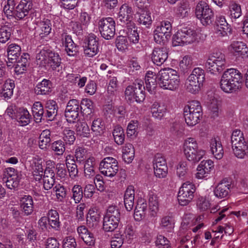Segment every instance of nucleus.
Instances as JSON below:
<instances>
[{"label": "nucleus", "mask_w": 248, "mask_h": 248, "mask_svg": "<svg viewBox=\"0 0 248 248\" xmlns=\"http://www.w3.org/2000/svg\"><path fill=\"white\" fill-rule=\"evenodd\" d=\"M205 65L212 74L221 72L227 67L225 55L219 51L213 52L209 56Z\"/></svg>", "instance_id": "423d86ee"}, {"label": "nucleus", "mask_w": 248, "mask_h": 248, "mask_svg": "<svg viewBox=\"0 0 248 248\" xmlns=\"http://www.w3.org/2000/svg\"><path fill=\"white\" fill-rule=\"evenodd\" d=\"M172 26L169 21L164 20L160 22L154 31V40L159 44L166 43L171 36Z\"/></svg>", "instance_id": "9d476101"}, {"label": "nucleus", "mask_w": 248, "mask_h": 248, "mask_svg": "<svg viewBox=\"0 0 248 248\" xmlns=\"http://www.w3.org/2000/svg\"><path fill=\"white\" fill-rule=\"evenodd\" d=\"M4 83L1 95L4 98L9 99L13 94V90L15 87V83L13 80L10 79Z\"/></svg>", "instance_id": "a19ab883"}, {"label": "nucleus", "mask_w": 248, "mask_h": 248, "mask_svg": "<svg viewBox=\"0 0 248 248\" xmlns=\"http://www.w3.org/2000/svg\"><path fill=\"white\" fill-rule=\"evenodd\" d=\"M161 225L167 229L168 231H170L174 226V220L173 217L170 216L163 217L161 219Z\"/></svg>", "instance_id": "338daca9"}, {"label": "nucleus", "mask_w": 248, "mask_h": 248, "mask_svg": "<svg viewBox=\"0 0 248 248\" xmlns=\"http://www.w3.org/2000/svg\"><path fill=\"white\" fill-rule=\"evenodd\" d=\"M127 35L129 41L133 44L139 42L140 37L137 31V27L134 22H128L127 26Z\"/></svg>", "instance_id": "72a5a7b5"}, {"label": "nucleus", "mask_w": 248, "mask_h": 248, "mask_svg": "<svg viewBox=\"0 0 248 248\" xmlns=\"http://www.w3.org/2000/svg\"><path fill=\"white\" fill-rule=\"evenodd\" d=\"M80 107L78 100L71 99L68 101L64 113L68 122L74 123L78 118L79 111L81 110Z\"/></svg>", "instance_id": "2eb2a0df"}, {"label": "nucleus", "mask_w": 248, "mask_h": 248, "mask_svg": "<svg viewBox=\"0 0 248 248\" xmlns=\"http://www.w3.org/2000/svg\"><path fill=\"white\" fill-rule=\"evenodd\" d=\"M184 115L187 125L193 126L197 124L202 117V110L200 103L193 100L184 108Z\"/></svg>", "instance_id": "20e7f679"}, {"label": "nucleus", "mask_w": 248, "mask_h": 248, "mask_svg": "<svg viewBox=\"0 0 248 248\" xmlns=\"http://www.w3.org/2000/svg\"><path fill=\"white\" fill-rule=\"evenodd\" d=\"M144 90L143 81L136 79L131 85L126 88L124 92L125 98L130 103L134 101L137 103L142 102L145 98Z\"/></svg>", "instance_id": "39448f33"}, {"label": "nucleus", "mask_w": 248, "mask_h": 248, "mask_svg": "<svg viewBox=\"0 0 248 248\" xmlns=\"http://www.w3.org/2000/svg\"><path fill=\"white\" fill-rule=\"evenodd\" d=\"M63 140L66 144L72 145L76 140L75 132L74 131L65 128L63 132Z\"/></svg>", "instance_id": "13d9d810"}, {"label": "nucleus", "mask_w": 248, "mask_h": 248, "mask_svg": "<svg viewBox=\"0 0 248 248\" xmlns=\"http://www.w3.org/2000/svg\"><path fill=\"white\" fill-rule=\"evenodd\" d=\"M21 47L18 45L12 44L7 48L8 58L9 60L16 61L21 54Z\"/></svg>", "instance_id": "58836bf2"}, {"label": "nucleus", "mask_w": 248, "mask_h": 248, "mask_svg": "<svg viewBox=\"0 0 248 248\" xmlns=\"http://www.w3.org/2000/svg\"><path fill=\"white\" fill-rule=\"evenodd\" d=\"M39 52L36 55L38 64L45 66L46 64L52 70H60L61 58L57 53L50 49L48 46H40L38 47Z\"/></svg>", "instance_id": "f03ea898"}, {"label": "nucleus", "mask_w": 248, "mask_h": 248, "mask_svg": "<svg viewBox=\"0 0 248 248\" xmlns=\"http://www.w3.org/2000/svg\"><path fill=\"white\" fill-rule=\"evenodd\" d=\"M51 149L57 155H62L65 150V143L62 140L54 141L51 145Z\"/></svg>", "instance_id": "5fc2aeb1"}, {"label": "nucleus", "mask_w": 248, "mask_h": 248, "mask_svg": "<svg viewBox=\"0 0 248 248\" xmlns=\"http://www.w3.org/2000/svg\"><path fill=\"white\" fill-rule=\"evenodd\" d=\"M234 155L238 158H244L248 155V145L246 142H243L232 146Z\"/></svg>", "instance_id": "473e14b6"}, {"label": "nucleus", "mask_w": 248, "mask_h": 248, "mask_svg": "<svg viewBox=\"0 0 248 248\" xmlns=\"http://www.w3.org/2000/svg\"><path fill=\"white\" fill-rule=\"evenodd\" d=\"M229 49L235 56H241L242 58L248 56V48L243 42H232L229 46Z\"/></svg>", "instance_id": "aec40b11"}, {"label": "nucleus", "mask_w": 248, "mask_h": 248, "mask_svg": "<svg viewBox=\"0 0 248 248\" xmlns=\"http://www.w3.org/2000/svg\"><path fill=\"white\" fill-rule=\"evenodd\" d=\"M50 132L48 130L43 131L39 137V146L42 149H46L48 144L50 142Z\"/></svg>", "instance_id": "864d4df0"}, {"label": "nucleus", "mask_w": 248, "mask_h": 248, "mask_svg": "<svg viewBox=\"0 0 248 248\" xmlns=\"http://www.w3.org/2000/svg\"><path fill=\"white\" fill-rule=\"evenodd\" d=\"M72 198L75 201V202H79L83 196V191L82 187L79 185H75L72 188Z\"/></svg>", "instance_id": "69168bd1"}, {"label": "nucleus", "mask_w": 248, "mask_h": 248, "mask_svg": "<svg viewBox=\"0 0 248 248\" xmlns=\"http://www.w3.org/2000/svg\"><path fill=\"white\" fill-rule=\"evenodd\" d=\"M201 85L196 81L193 80L192 78H187L185 83L186 90L192 93H196L200 89Z\"/></svg>", "instance_id": "6e6d98bb"}, {"label": "nucleus", "mask_w": 248, "mask_h": 248, "mask_svg": "<svg viewBox=\"0 0 248 248\" xmlns=\"http://www.w3.org/2000/svg\"><path fill=\"white\" fill-rule=\"evenodd\" d=\"M168 58V51L165 47H155L151 54L152 61L157 66L162 65Z\"/></svg>", "instance_id": "f3484780"}, {"label": "nucleus", "mask_w": 248, "mask_h": 248, "mask_svg": "<svg viewBox=\"0 0 248 248\" xmlns=\"http://www.w3.org/2000/svg\"><path fill=\"white\" fill-rule=\"evenodd\" d=\"M47 219L49 225L56 230H59L60 227L59 220V215L55 210L51 209L49 210L47 214Z\"/></svg>", "instance_id": "4c0bfd02"}, {"label": "nucleus", "mask_w": 248, "mask_h": 248, "mask_svg": "<svg viewBox=\"0 0 248 248\" xmlns=\"http://www.w3.org/2000/svg\"><path fill=\"white\" fill-rule=\"evenodd\" d=\"M158 197L156 195L151 194L149 198V206L150 210V214L152 217H155L158 210Z\"/></svg>", "instance_id": "09e8293b"}, {"label": "nucleus", "mask_w": 248, "mask_h": 248, "mask_svg": "<svg viewBox=\"0 0 248 248\" xmlns=\"http://www.w3.org/2000/svg\"><path fill=\"white\" fill-rule=\"evenodd\" d=\"M91 130L96 135H101L105 130L104 122L101 118L94 119L91 125Z\"/></svg>", "instance_id": "ea45409f"}, {"label": "nucleus", "mask_w": 248, "mask_h": 248, "mask_svg": "<svg viewBox=\"0 0 248 248\" xmlns=\"http://www.w3.org/2000/svg\"><path fill=\"white\" fill-rule=\"evenodd\" d=\"M189 11L188 2L182 0L177 6L176 14L178 17L184 18L188 16Z\"/></svg>", "instance_id": "c03bdc74"}, {"label": "nucleus", "mask_w": 248, "mask_h": 248, "mask_svg": "<svg viewBox=\"0 0 248 248\" xmlns=\"http://www.w3.org/2000/svg\"><path fill=\"white\" fill-rule=\"evenodd\" d=\"M135 190L132 186H129L125 190L124 195V206L128 211L132 210L134 203Z\"/></svg>", "instance_id": "a878e982"}, {"label": "nucleus", "mask_w": 248, "mask_h": 248, "mask_svg": "<svg viewBox=\"0 0 248 248\" xmlns=\"http://www.w3.org/2000/svg\"><path fill=\"white\" fill-rule=\"evenodd\" d=\"M184 151L187 160L192 163L198 162L205 154L204 151L199 148L197 141L192 138L185 140Z\"/></svg>", "instance_id": "6e6552de"}, {"label": "nucleus", "mask_w": 248, "mask_h": 248, "mask_svg": "<svg viewBox=\"0 0 248 248\" xmlns=\"http://www.w3.org/2000/svg\"><path fill=\"white\" fill-rule=\"evenodd\" d=\"M119 221L115 219L104 217L103 228L105 232H112L114 231L118 226Z\"/></svg>", "instance_id": "603ef678"}, {"label": "nucleus", "mask_w": 248, "mask_h": 248, "mask_svg": "<svg viewBox=\"0 0 248 248\" xmlns=\"http://www.w3.org/2000/svg\"><path fill=\"white\" fill-rule=\"evenodd\" d=\"M61 39L65 50L69 56H75L78 52V47L73 42L71 36L64 31L61 34Z\"/></svg>", "instance_id": "a211bd4d"}, {"label": "nucleus", "mask_w": 248, "mask_h": 248, "mask_svg": "<svg viewBox=\"0 0 248 248\" xmlns=\"http://www.w3.org/2000/svg\"><path fill=\"white\" fill-rule=\"evenodd\" d=\"M99 215L93 210H90L87 216V224L90 228H95L99 221Z\"/></svg>", "instance_id": "a18cd8bd"}, {"label": "nucleus", "mask_w": 248, "mask_h": 248, "mask_svg": "<svg viewBox=\"0 0 248 248\" xmlns=\"http://www.w3.org/2000/svg\"><path fill=\"white\" fill-rule=\"evenodd\" d=\"M104 217H108L120 221V212L119 209L116 206H109Z\"/></svg>", "instance_id": "4d7b16f0"}, {"label": "nucleus", "mask_w": 248, "mask_h": 248, "mask_svg": "<svg viewBox=\"0 0 248 248\" xmlns=\"http://www.w3.org/2000/svg\"><path fill=\"white\" fill-rule=\"evenodd\" d=\"M98 26L101 35L105 39L110 40L114 37L116 24L113 18L108 17L100 19L98 21Z\"/></svg>", "instance_id": "9b49d317"}, {"label": "nucleus", "mask_w": 248, "mask_h": 248, "mask_svg": "<svg viewBox=\"0 0 248 248\" xmlns=\"http://www.w3.org/2000/svg\"><path fill=\"white\" fill-rule=\"evenodd\" d=\"M170 131L173 135L178 137H181L183 135L184 127L179 122H175L171 124Z\"/></svg>", "instance_id": "e2e57ef3"}, {"label": "nucleus", "mask_w": 248, "mask_h": 248, "mask_svg": "<svg viewBox=\"0 0 248 248\" xmlns=\"http://www.w3.org/2000/svg\"><path fill=\"white\" fill-rule=\"evenodd\" d=\"M45 108L46 112L45 116L48 120H53L57 115L58 107L57 103L53 100H49L46 103Z\"/></svg>", "instance_id": "bb28decb"}, {"label": "nucleus", "mask_w": 248, "mask_h": 248, "mask_svg": "<svg viewBox=\"0 0 248 248\" xmlns=\"http://www.w3.org/2000/svg\"><path fill=\"white\" fill-rule=\"evenodd\" d=\"M31 116L29 111L25 109L19 108L16 112L15 119L21 126H25L30 122Z\"/></svg>", "instance_id": "2f4dec72"}, {"label": "nucleus", "mask_w": 248, "mask_h": 248, "mask_svg": "<svg viewBox=\"0 0 248 248\" xmlns=\"http://www.w3.org/2000/svg\"><path fill=\"white\" fill-rule=\"evenodd\" d=\"M167 110L166 107L158 102H154L151 108V111L154 117L161 119Z\"/></svg>", "instance_id": "c9c22d12"}, {"label": "nucleus", "mask_w": 248, "mask_h": 248, "mask_svg": "<svg viewBox=\"0 0 248 248\" xmlns=\"http://www.w3.org/2000/svg\"><path fill=\"white\" fill-rule=\"evenodd\" d=\"M213 166V162L211 160L202 161L197 167L198 172L196 174V178L202 179L206 177Z\"/></svg>", "instance_id": "4be33fe9"}, {"label": "nucleus", "mask_w": 248, "mask_h": 248, "mask_svg": "<svg viewBox=\"0 0 248 248\" xmlns=\"http://www.w3.org/2000/svg\"><path fill=\"white\" fill-rule=\"evenodd\" d=\"M205 65L212 74L221 72L227 67L225 55L219 51L213 52L209 56Z\"/></svg>", "instance_id": "0eeeda50"}, {"label": "nucleus", "mask_w": 248, "mask_h": 248, "mask_svg": "<svg viewBox=\"0 0 248 248\" xmlns=\"http://www.w3.org/2000/svg\"><path fill=\"white\" fill-rule=\"evenodd\" d=\"M76 131L77 134L83 137H89L90 129L87 124L84 121H78L76 125Z\"/></svg>", "instance_id": "79ce46f5"}, {"label": "nucleus", "mask_w": 248, "mask_h": 248, "mask_svg": "<svg viewBox=\"0 0 248 248\" xmlns=\"http://www.w3.org/2000/svg\"><path fill=\"white\" fill-rule=\"evenodd\" d=\"M157 78L159 86L164 89L173 91L179 86V75L176 70L171 68L161 69L158 72Z\"/></svg>", "instance_id": "7ed1b4c3"}, {"label": "nucleus", "mask_w": 248, "mask_h": 248, "mask_svg": "<svg viewBox=\"0 0 248 248\" xmlns=\"http://www.w3.org/2000/svg\"><path fill=\"white\" fill-rule=\"evenodd\" d=\"M32 112L36 123L41 122L42 119L47 120L46 117L45 116L46 113L43 106L40 102L34 103L32 108Z\"/></svg>", "instance_id": "c756f323"}, {"label": "nucleus", "mask_w": 248, "mask_h": 248, "mask_svg": "<svg viewBox=\"0 0 248 248\" xmlns=\"http://www.w3.org/2000/svg\"><path fill=\"white\" fill-rule=\"evenodd\" d=\"M139 17L137 22L140 25L149 28L152 23L151 14L148 11L142 10L141 12L138 13Z\"/></svg>", "instance_id": "e433bc0d"}, {"label": "nucleus", "mask_w": 248, "mask_h": 248, "mask_svg": "<svg viewBox=\"0 0 248 248\" xmlns=\"http://www.w3.org/2000/svg\"><path fill=\"white\" fill-rule=\"evenodd\" d=\"M230 16L232 18H237L239 17L242 14L241 6L239 4L232 2L230 5Z\"/></svg>", "instance_id": "0e129e2a"}, {"label": "nucleus", "mask_w": 248, "mask_h": 248, "mask_svg": "<svg viewBox=\"0 0 248 248\" xmlns=\"http://www.w3.org/2000/svg\"><path fill=\"white\" fill-rule=\"evenodd\" d=\"M245 140L242 132L240 130L236 129L233 131L231 136V142L232 146L236 144L245 142Z\"/></svg>", "instance_id": "680f3d73"}, {"label": "nucleus", "mask_w": 248, "mask_h": 248, "mask_svg": "<svg viewBox=\"0 0 248 248\" xmlns=\"http://www.w3.org/2000/svg\"><path fill=\"white\" fill-rule=\"evenodd\" d=\"M21 207L25 215H31L33 211V202L32 198L30 195H25L21 200Z\"/></svg>", "instance_id": "c85d7f7f"}, {"label": "nucleus", "mask_w": 248, "mask_h": 248, "mask_svg": "<svg viewBox=\"0 0 248 248\" xmlns=\"http://www.w3.org/2000/svg\"><path fill=\"white\" fill-rule=\"evenodd\" d=\"M155 174L159 178L165 177L168 172L167 163L164 157L159 154L155 155L154 160Z\"/></svg>", "instance_id": "dca6fc26"}, {"label": "nucleus", "mask_w": 248, "mask_h": 248, "mask_svg": "<svg viewBox=\"0 0 248 248\" xmlns=\"http://www.w3.org/2000/svg\"><path fill=\"white\" fill-rule=\"evenodd\" d=\"M196 31L187 27L179 30L173 35V46H184L195 42L197 39Z\"/></svg>", "instance_id": "1a4fd4ad"}, {"label": "nucleus", "mask_w": 248, "mask_h": 248, "mask_svg": "<svg viewBox=\"0 0 248 248\" xmlns=\"http://www.w3.org/2000/svg\"><path fill=\"white\" fill-rule=\"evenodd\" d=\"M155 245L158 248H170V241L162 235L157 236L155 241Z\"/></svg>", "instance_id": "774afa93"}, {"label": "nucleus", "mask_w": 248, "mask_h": 248, "mask_svg": "<svg viewBox=\"0 0 248 248\" xmlns=\"http://www.w3.org/2000/svg\"><path fill=\"white\" fill-rule=\"evenodd\" d=\"M32 2L31 0H22L16 7L15 18L22 19L27 16L29 11L32 9Z\"/></svg>", "instance_id": "6ab92c4d"}, {"label": "nucleus", "mask_w": 248, "mask_h": 248, "mask_svg": "<svg viewBox=\"0 0 248 248\" xmlns=\"http://www.w3.org/2000/svg\"><path fill=\"white\" fill-rule=\"evenodd\" d=\"M12 29L7 26L0 28V42L5 43L8 41L11 35Z\"/></svg>", "instance_id": "bf43d9fd"}, {"label": "nucleus", "mask_w": 248, "mask_h": 248, "mask_svg": "<svg viewBox=\"0 0 248 248\" xmlns=\"http://www.w3.org/2000/svg\"><path fill=\"white\" fill-rule=\"evenodd\" d=\"M113 136L115 142L118 145H122L124 143L125 136L124 130L121 126L117 125L114 127Z\"/></svg>", "instance_id": "3c124183"}, {"label": "nucleus", "mask_w": 248, "mask_h": 248, "mask_svg": "<svg viewBox=\"0 0 248 248\" xmlns=\"http://www.w3.org/2000/svg\"><path fill=\"white\" fill-rule=\"evenodd\" d=\"M52 88L51 82L48 79H44L36 85L34 91L35 93L38 95H46L51 92Z\"/></svg>", "instance_id": "cd10ccee"}, {"label": "nucleus", "mask_w": 248, "mask_h": 248, "mask_svg": "<svg viewBox=\"0 0 248 248\" xmlns=\"http://www.w3.org/2000/svg\"><path fill=\"white\" fill-rule=\"evenodd\" d=\"M95 159L93 157H89L85 162L84 174L87 178H90L95 175L94 166L95 165Z\"/></svg>", "instance_id": "37998d69"}, {"label": "nucleus", "mask_w": 248, "mask_h": 248, "mask_svg": "<svg viewBox=\"0 0 248 248\" xmlns=\"http://www.w3.org/2000/svg\"><path fill=\"white\" fill-rule=\"evenodd\" d=\"M132 9L126 4H123L120 8L118 18L121 22L128 26V22H133L131 21L132 18Z\"/></svg>", "instance_id": "412c9836"}, {"label": "nucleus", "mask_w": 248, "mask_h": 248, "mask_svg": "<svg viewBox=\"0 0 248 248\" xmlns=\"http://www.w3.org/2000/svg\"><path fill=\"white\" fill-rule=\"evenodd\" d=\"M210 149L212 154L217 159L222 158L224 151L221 142L219 139L212 138L210 142Z\"/></svg>", "instance_id": "5701e85b"}, {"label": "nucleus", "mask_w": 248, "mask_h": 248, "mask_svg": "<svg viewBox=\"0 0 248 248\" xmlns=\"http://www.w3.org/2000/svg\"><path fill=\"white\" fill-rule=\"evenodd\" d=\"M21 173H16L12 177H8L6 182V185L9 189H16L19 186L20 180L22 178Z\"/></svg>", "instance_id": "49530a36"}, {"label": "nucleus", "mask_w": 248, "mask_h": 248, "mask_svg": "<svg viewBox=\"0 0 248 248\" xmlns=\"http://www.w3.org/2000/svg\"><path fill=\"white\" fill-rule=\"evenodd\" d=\"M193 64V58L190 55H186L183 57L179 62V68L183 73L187 72L191 68Z\"/></svg>", "instance_id": "8fccbe9b"}, {"label": "nucleus", "mask_w": 248, "mask_h": 248, "mask_svg": "<svg viewBox=\"0 0 248 248\" xmlns=\"http://www.w3.org/2000/svg\"><path fill=\"white\" fill-rule=\"evenodd\" d=\"M231 184L226 181H222L215 187L214 192L215 195L219 198L227 197L230 191Z\"/></svg>", "instance_id": "b1692460"}, {"label": "nucleus", "mask_w": 248, "mask_h": 248, "mask_svg": "<svg viewBox=\"0 0 248 248\" xmlns=\"http://www.w3.org/2000/svg\"><path fill=\"white\" fill-rule=\"evenodd\" d=\"M98 38L93 33L89 34L84 40L83 47L84 55L93 57L98 52Z\"/></svg>", "instance_id": "4468645a"}, {"label": "nucleus", "mask_w": 248, "mask_h": 248, "mask_svg": "<svg viewBox=\"0 0 248 248\" xmlns=\"http://www.w3.org/2000/svg\"><path fill=\"white\" fill-rule=\"evenodd\" d=\"M135 149L131 143H126L123 148V158L125 162L130 163L134 159Z\"/></svg>", "instance_id": "f704fd0d"}, {"label": "nucleus", "mask_w": 248, "mask_h": 248, "mask_svg": "<svg viewBox=\"0 0 248 248\" xmlns=\"http://www.w3.org/2000/svg\"><path fill=\"white\" fill-rule=\"evenodd\" d=\"M196 189L194 184L186 182L184 183L179 189L178 193V201L182 206L188 205L194 198Z\"/></svg>", "instance_id": "f8f14e48"}, {"label": "nucleus", "mask_w": 248, "mask_h": 248, "mask_svg": "<svg viewBox=\"0 0 248 248\" xmlns=\"http://www.w3.org/2000/svg\"><path fill=\"white\" fill-rule=\"evenodd\" d=\"M214 13L210 8H207V11L205 9V12L203 16L199 18L202 23L204 26L210 25L214 20Z\"/></svg>", "instance_id": "052dcab7"}, {"label": "nucleus", "mask_w": 248, "mask_h": 248, "mask_svg": "<svg viewBox=\"0 0 248 248\" xmlns=\"http://www.w3.org/2000/svg\"><path fill=\"white\" fill-rule=\"evenodd\" d=\"M242 78V75L239 70L234 68L228 69L222 75L220 88L227 93H234L241 87Z\"/></svg>", "instance_id": "f257e3e1"}, {"label": "nucleus", "mask_w": 248, "mask_h": 248, "mask_svg": "<svg viewBox=\"0 0 248 248\" xmlns=\"http://www.w3.org/2000/svg\"><path fill=\"white\" fill-rule=\"evenodd\" d=\"M29 58L30 55L28 53H24L18 60L15 61L16 63L15 64V72L16 74H22L27 70Z\"/></svg>", "instance_id": "393cba45"}, {"label": "nucleus", "mask_w": 248, "mask_h": 248, "mask_svg": "<svg viewBox=\"0 0 248 248\" xmlns=\"http://www.w3.org/2000/svg\"><path fill=\"white\" fill-rule=\"evenodd\" d=\"M40 31L39 34L40 40L45 39L50 33L52 30V24L50 20L44 19L40 23Z\"/></svg>", "instance_id": "7c9ffc66"}, {"label": "nucleus", "mask_w": 248, "mask_h": 248, "mask_svg": "<svg viewBox=\"0 0 248 248\" xmlns=\"http://www.w3.org/2000/svg\"><path fill=\"white\" fill-rule=\"evenodd\" d=\"M15 0H7L6 4L3 7V12L8 18L15 17L16 7V6Z\"/></svg>", "instance_id": "de8ad7c7"}, {"label": "nucleus", "mask_w": 248, "mask_h": 248, "mask_svg": "<svg viewBox=\"0 0 248 248\" xmlns=\"http://www.w3.org/2000/svg\"><path fill=\"white\" fill-rule=\"evenodd\" d=\"M99 170L102 174L109 177H114L119 170L118 163L113 157H105L100 163Z\"/></svg>", "instance_id": "ddd939ff"}]
</instances>
